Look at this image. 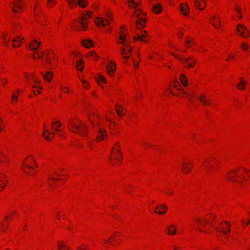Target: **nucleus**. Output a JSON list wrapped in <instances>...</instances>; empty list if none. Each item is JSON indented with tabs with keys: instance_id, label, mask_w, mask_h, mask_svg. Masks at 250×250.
<instances>
[{
	"instance_id": "1",
	"label": "nucleus",
	"mask_w": 250,
	"mask_h": 250,
	"mask_svg": "<svg viewBox=\"0 0 250 250\" xmlns=\"http://www.w3.org/2000/svg\"><path fill=\"white\" fill-rule=\"evenodd\" d=\"M80 125H77L75 124L69 122V129L73 133L79 134L83 136H86V132L87 131V126L82 122L80 121Z\"/></svg>"
},
{
	"instance_id": "2",
	"label": "nucleus",
	"mask_w": 250,
	"mask_h": 250,
	"mask_svg": "<svg viewBox=\"0 0 250 250\" xmlns=\"http://www.w3.org/2000/svg\"><path fill=\"white\" fill-rule=\"evenodd\" d=\"M91 15L87 14L85 17H82L80 20H77L76 21V27L74 28V29L78 30L76 27H79L80 26L82 27L80 30H85L87 27V23L86 21L90 18Z\"/></svg>"
},
{
	"instance_id": "3",
	"label": "nucleus",
	"mask_w": 250,
	"mask_h": 250,
	"mask_svg": "<svg viewBox=\"0 0 250 250\" xmlns=\"http://www.w3.org/2000/svg\"><path fill=\"white\" fill-rule=\"evenodd\" d=\"M120 42H118V43H120L124 45V48H125L127 52H131L132 48L130 47L129 43L126 42V35L124 34V32L122 31V34L120 35L119 37Z\"/></svg>"
},
{
	"instance_id": "4",
	"label": "nucleus",
	"mask_w": 250,
	"mask_h": 250,
	"mask_svg": "<svg viewBox=\"0 0 250 250\" xmlns=\"http://www.w3.org/2000/svg\"><path fill=\"white\" fill-rule=\"evenodd\" d=\"M172 55L178 58L183 63L186 64L188 67H191L196 63V61L194 60L189 62V60L192 58L191 57L179 58L175 53H172Z\"/></svg>"
},
{
	"instance_id": "5",
	"label": "nucleus",
	"mask_w": 250,
	"mask_h": 250,
	"mask_svg": "<svg viewBox=\"0 0 250 250\" xmlns=\"http://www.w3.org/2000/svg\"><path fill=\"white\" fill-rule=\"evenodd\" d=\"M8 182L7 176L5 174L1 173L0 174V191L4 188Z\"/></svg>"
},
{
	"instance_id": "6",
	"label": "nucleus",
	"mask_w": 250,
	"mask_h": 250,
	"mask_svg": "<svg viewBox=\"0 0 250 250\" xmlns=\"http://www.w3.org/2000/svg\"><path fill=\"white\" fill-rule=\"evenodd\" d=\"M247 29L243 26L242 24H238L237 27V31L239 35L242 36L245 38L248 37V34H245L246 31H247Z\"/></svg>"
},
{
	"instance_id": "7",
	"label": "nucleus",
	"mask_w": 250,
	"mask_h": 250,
	"mask_svg": "<svg viewBox=\"0 0 250 250\" xmlns=\"http://www.w3.org/2000/svg\"><path fill=\"white\" fill-rule=\"evenodd\" d=\"M147 34L146 31H143L141 34H138L137 36H135L134 37V39L136 41H140L142 42H146V41L145 40V39H146L147 38Z\"/></svg>"
},
{
	"instance_id": "8",
	"label": "nucleus",
	"mask_w": 250,
	"mask_h": 250,
	"mask_svg": "<svg viewBox=\"0 0 250 250\" xmlns=\"http://www.w3.org/2000/svg\"><path fill=\"white\" fill-rule=\"evenodd\" d=\"M106 69L107 73L110 76H112L116 69V64L112 62H110L107 65Z\"/></svg>"
},
{
	"instance_id": "9",
	"label": "nucleus",
	"mask_w": 250,
	"mask_h": 250,
	"mask_svg": "<svg viewBox=\"0 0 250 250\" xmlns=\"http://www.w3.org/2000/svg\"><path fill=\"white\" fill-rule=\"evenodd\" d=\"M23 2L21 0H16L15 1L13 2V5L15 7H17L18 9H16L14 8H12V11L15 12H19L20 10L21 9L22 4V3Z\"/></svg>"
},
{
	"instance_id": "10",
	"label": "nucleus",
	"mask_w": 250,
	"mask_h": 250,
	"mask_svg": "<svg viewBox=\"0 0 250 250\" xmlns=\"http://www.w3.org/2000/svg\"><path fill=\"white\" fill-rule=\"evenodd\" d=\"M167 211V207L164 205H161V207L159 206L156 207L155 208L154 212L156 213H159L160 214H163L166 213Z\"/></svg>"
},
{
	"instance_id": "11",
	"label": "nucleus",
	"mask_w": 250,
	"mask_h": 250,
	"mask_svg": "<svg viewBox=\"0 0 250 250\" xmlns=\"http://www.w3.org/2000/svg\"><path fill=\"white\" fill-rule=\"evenodd\" d=\"M181 13L184 15H188L189 12V8L188 4L186 3H182L180 6Z\"/></svg>"
},
{
	"instance_id": "12",
	"label": "nucleus",
	"mask_w": 250,
	"mask_h": 250,
	"mask_svg": "<svg viewBox=\"0 0 250 250\" xmlns=\"http://www.w3.org/2000/svg\"><path fill=\"white\" fill-rule=\"evenodd\" d=\"M195 4L200 10H203L206 5V2L205 0H195Z\"/></svg>"
},
{
	"instance_id": "13",
	"label": "nucleus",
	"mask_w": 250,
	"mask_h": 250,
	"mask_svg": "<svg viewBox=\"0 0 250 250\" xmlns=\"http://www.w3.org/2000/svg\"><path fill=\"white\" fill-rule=\"evenodd\" d=\"M105 130L104 129L99 128V134L97 135L96 139L98 141L104 140L105 137L107 136V135L105 134Z\"/></svg>"
},
{
	"instance_id": "14",
	"label": "nucleus",
	"mask_w": 250,
	"mask_h": 250,
	"mask_svg": "<svg viewBox=\"0 0 250 250\" xmlns=\"http://www.w3.org/2000/svg\"><path fill=\"white\" fill-rule=\"evenodd\" d=\"M215 16L213 17L212 19L209 20V21L215 28L218 29L219 28V25H220V20L216 21L215 20Z\"/></svg>"
},
{
	"instance_id": "15",
	"label": "nucleus",
	"mask_w": 250,
	"mask_h": 250,
	"mask_svg": "<svg viewBox=\"0 0 250 250\" xmlns=\"http://www.w3.org/2000/svg\"><path fill=\"white\" fill-rule=\"evenodd\" d=\"M95 22L98 26L101 24L103 26H105L109 24V22L106 20H104L103 18H98Z\"/></svg>"
},
{
	"instance_id": "16",
	"label": "nucleus",
	"mask_w": 250,
	"mask_h": 250,
	"mask_svg": "<svg viewBox=\"0 0 250 250\" xmlns=\"http://www.w3.org/2000/svg\"><path fill=\"white\" fill-rule=\"evenodd\" d=\"M224 223L227 226V229L225 230V229L219 227L218 228L219 229V231L221 233L227 234L230 231V224H228V223L227 221H225Z\"/></svg>"
},
{
	"instance_id": "17",
	"label": "nucleus",
	"mask_w": 250,
	"mask_h": 250,
	"mask_svg": "<svg viewBox=\"0 0 250 250\" xmlns=\"http://www.w3.org/2000/svg\"><path fill=\"white\" fill-rule=\"evenodd\" d=\"M20 36H18V38L13 39L12 45L13 47H19L21 45L22 42L21 41V39H20Z\"/></svg>"
},
{
	"instance_id": "18",
	"label": "nucleus",
	"mask_w": 250,
	"mask_h": 250,
	"mask_svg": "<svg viewBox=\"0 0 250 250\" xmlns=\"http://www.w3.org/2000/svg\"><path fill=\"white\" fill-rule=\"evenodd\" d=\"M136 23L137 28H140L139 26L141 27H145L146 21L142 17H141L139 20L136 21Z\"/></svg>"
},
{
	"instance_id": "19",
	"label": "nucleus",
	"mask_w": 250,
	"mask_h": 250,
	"mask_svg": "<svg viewBox=\"0 0 250 250\" xmlns=\"http://www.w3.org/2000/svg\"><path fill=\"white\" fill-rule=\"evenodd\" d=\"M180 80L184 86L186 87L188 86V80L185 75L183 74H181Z\"/></svg>"
},
{
	"instance_id": "20",
	"label": "nucleus",
	"mask_w": 250,
	"mask_h": 250,
	"mask_svg": "<svg viewBox=\"0 0 250 250\" xmlns=\"http://www.w3.org/2000/svg\"><path fill=\"white\" fill-rule=\"evenodd\" d=\"M153 12L156 14H159L162 10V8L159 4L153 5L152 7Z\"/></svg>"
},
{
	"instance_id": "21",
	"label": "nucleus",
	"mask_w": 250,
	"mask_h": 250,
	"mask_svg": "<svg viewBox=\"0 0 250 250\" xmlns=\"http://www.w3.org/2000/svg\"><path fill=\"white\" fill-rule=\"evenodd\" d=\"M121 54L124 56V59H128L130 57V53L129 52H127V51L126 50L125 48L124 47H122L121 48Z\"/></svg>"
},
{
	"instance_id": "22",
	"label": "nucleus",
	"mask_w": 250,
	"mask_h": 250,
	"mask_svg": "<svg viewBox=\"0 0 250 250\" xmlns=\"http://www.w3.org/2000/svg\"><path fill=\"white\" fill-rule=\"evenodd\" d=\"M83 45L84 46L87 48H89L90 47L93 46L92 41L89 39L84 40L83 42Z\"/></svg>"
},
{
	"instance_id": "23",
	"label": "nucleus",
	"mask_w": 250,
	"mask_h": 250,
	"mask_svg": "<svg viewBox=\"0 0 250 250\" xmlns=\"http://www.w3.org/2000/svg\"><path fill=\"white\" fill-rule=\"evenodd\" d=\"M167 232L169 234L173 235L176 233V227L173 225H170L167 228Z\"/></svg>"
},
{
	"instance_id": "24",
	"label": "nucleus",
	"mask_w": 250,
	"mask_h": 250,
	"mask_svg": "<svg viewBox=\"0 0 250 250\" xmlns=\"http://www.w3.org/2000/svg\"><path fill=\"white\" fill-rule=\"evenodd\" d=\"M44 79L50 82L53 77V74L49 71H47L45 74H43Z\"/></svg>"
},
{
	"instance_id": "25",
	"label": "nucleus",
	"mask_w": 250,
	"mask_h": 250,
	"mask_svg": "<svg viewBox=\"0 0 250 250\" xmlns=\"http://www.w3.org/2000/svg\"><path fill=\"white\" fill-rule=\"evenodd\" d=\"M128 4L129 7L136 8V7L139 5V3L134 1V0H129L128 1Z\"/></svg>"
},
{
	"instance_id": "26",
	"label": "nucleus",
	"mask_w": 250,
	"mask_h": 250,
	"mask_svg": "<svg viewBox=\"0 0 250 250\" xmlns=\"http://www.w3.org/2000/svg\"><path fill=\"white\" fill-rule=\"evenodd\" d=\"M88 4L86 0H78V4L81 7H85Z\"/></svg>"
},
{
	"instance_id": "27",
	"label": "nucleus",
	"mask_w": 250,
	"mask_h": 250,
	"mask_svg": "<svg viewBox=\"0 0 250 250\" xmlns=\"http://www.w3.org/2000/svg\"><path fill=\"white\" fill-rule=\"evenodd\" d=\"M245 82L242 78H240V83L237 85V86L239 89H243L245 88Z\"/></svg>"
},
{
	"instance_id": "28",
	"label": "nucleus",
	"mask_w": 250,
	"mask_h": 250,
	"mask_svg": "<svg viewBox=\"0 0 250 250\" xmlns=\"http://www.w3.org/2000/svg\"><path fill=\"white\" fill-rule=\"evenodd\" d=\"M206 97L204 95H201L199 98V100L203 103L205 105L210 104V103H208L207 101L205 100Z\"/></svg>"
},
{
	"instance_id": "29",
	"label": "nucleus",
	"mask_w": 250,
	"mask_h": 250,
	"mask_svg": "<svg viewBox=\"0 0 250 250\" xmlns=\"http://www.w3.org/2000/svg\"><path fill=\"white\" fill-rule=\"evenodd\" d=\"M113 149L116 150L117 152L119 153L120 157H121L120 158H118L116 156H115L114 157V159L118 161L121 162L122 158V155L121 153V150L119 149H116L115 147L112 148V150H113Z\"/></svg>"
},
{
	"instance_id": "30",
	"label": "nucleus",
	"mask_w": 250,
	"mask_h": 250,
	"mask_svg": "<svg viewBox=\"0 0 250 250\" xmlns=\"http://www.w3.org/2000/svg\"><path fill=\"white\" fill-rule=\"evenodd\" d=\"M22 166L24 168H27L28 169H33L35 171V173L37 172V170L35 168V167H34L33 166H30L29 165H27V164H25L24 163H22Z\"/></svg>"
},
{
	"instance_id": "31",
	"label": "nucleus",
	"mask_w": 250,
	"mask_h": 250,
	"mask_svg": "<svg viewBox=\"0 0 250 250\" xmlns=\"http://www.w3.org/2000/svg\"><path fill=\"white\" fill-rule=\"evenodd\" d=\"M52 124L57 125V127L56 128H54L53 126H52V128H54L56 131L58 132V131H60V130L58 128L62 125L61 124L59 123L58 121H56V122L52 123Z\"/></svg>"
},
{
	"instance_id": "32",
	"label": "nucleus",
	"mask_w": 250,
	"mask_h": 250,
	"mask_svg": "<svg viewBox=\"0 0 250 250\" xmlns=\"http://www.w3.org/2000/svg\"><path fill=\"white\" fill-rule=\"evenodd\" d=\"M82 63V60H80L76 62V66L79 70L82 71L83 70L84 65H82L80 67V65Z\"/></svg>"
},
{
	"instance_id": "33",
	"label": "nucleus",
	"mask_w": 250,
	"mask_h": 250,
	"mask_svg": "<svg viewBox=\"0 0 250 250\" xmlns=\"http://www.w3.org/2000/svg\"><path fill=\"white\" fill-rule=\"evenodd\" d=\"M58 249L60 250H62V249L64 248V250H70L68 248H67L65 246V245L64 243H62V244H58Z\"/></svg>"
},
{
	"instance_id": "34",
	"label": "nucleus",
	"mask_w": 250,
	"mask_h": 250,
	"mask_svg": "<svg viewBox=\"0 0 250 250\" xmlns=\"http://www.w3.org/2000/svg\"><path fill=\"white\" fill-rule=\"evenodd\" d=\"M97 80L98 81H101L104 83H106V81L105 78L102 75H99L97 78Z\"/></svg>"
},
{
	"instance_id": "35",
	"label": "nucleus",
	"mask_w": 250,
	"mask_h": 250,
	"mask_svg": "<svg viewBox=\"0 0 250 250\" xmlns=\"http://www.w3.org/2000/svg\"><path fill=\"white\" fill-rule=\"evenodd\" d=\"M190 169V168H189L188 167L186 166H184L182 167V169L183 171L186 173H188V171H189Z\"/></svg>"
},
{
	"instance_id": "36",
	"label": "nucleus",
	"mask_w": 250,
	"mask_h": 250,
	"mask_svg": "<svg viewBox=\"0 0 250 250\" xmlns=\"http://www.w3.org/2000/svg\"><path fill=\"white\" fill-rule=\"evenodd\" d=\"M242 48L244 50H246L248 48V45L246 42H244L241 45Z\"/></svg>"
},
{
	"instance_id": "37",
	"label": "nucleus",
	"mask_w": 250,
	"mask_h": 250,
	"mask_svg": "<svg viewBox=\"0 0 250 250\" xmlns=\"http://www.w3.org/2000/svg\"><path fill=\"white\" fill-rule=\"evenodd\" d=\"M89 54L91 56H92L93 57H95V58L96 59H98V56L95 53V52H94L93 51H90L89 53Z\"/></svg>"
},
{
	"instance_id": "38",
	"label": "nucleus",
	"mask_w": 250,
	"mask_h": 250,
	"mask_svg": "<svg viewBox=\"0 0 250 250\" xmlns=\"http://www.w3.org/2000/svg\"><path fill=\"white\" fill-rule=\"evenodd\" d=\"M45 133H47V134H50V135H54L55 134V132L54 131H52V132H50L49 131H48V130H45L43 133V136H44V134Z\"/></svg>"
},
{
	"instance_id": "39",
	"label": "nucleus",
	"mask_w": 250,
	"mask_h": 250,
	"mask_svg": "<svg viewBox=\"0 0 250 250\" xmlns=\"http://www.w3.org/2000/svg\"><path fill=\"white\" fill-rule=\"evenodd\" d=\"M67 1L70 5L73 4H76V3L75 0H68Z\"/></svg>"
},
{
	"instance_id": "40",
	"label": "nucleus",
	"mask_w": 250,
	"mask_h": 250,
	"mask_svg": "<svg viewBox=\"0 0 250 250\" xmlns=\"http://www.w3.org/2000/svg\"><path fill=\"white\" fill-rule=\"evenodd\" d=\"M48 53H46V54L45 55V57H46V61L48 63L50 64L51 63V62L49 60V58H48Z\"/></svg>"
},
{
	"instance_id": "41",
	"label": "nucleus",
	"mask_w": 250,
	"mask_h": 250,
	"mask_svg": "<svg viewBox=\"0 0 250 250\" xmlns=\"http://www.w3.org/2000/svg\"><path fill=\"white\" fill-rule=\"evenodd\" d=\"M32 45L31 44H30L29 45V47L31 48V49L32 50H36L38 48H39V45L38 46H37V47H33L32 48Z\"/></svg>"
},
{
	"instance_id": "42",
	"label": "nucleus",
	"mask_w": 250,
	"mask_h": 250,
	"mask_svg": "<svg viewBox=\"0 0 250 250\" xmlns=\"http://www.w3.org/2000/svg\"><path fill=\"white\" fill-rule=\"evenodd\" d=\"M1 123H2L3 124L2 120L0 118V132L2 130V127L1 125Z\"/></svg>"
},
{
	"instance_id": "43",
	"label": "nucleus",
	"mask_w": 250,
	"mask_h": 250,
	"mask_svg": "<svg viewBox=\"0 0 250 250\" xmlns=\"http://www.w3.org/2000/svg\"><path fill=\"white\" fill-rule=\"evenodd\" d=\"M12 98L13 100H17L18 99V95L13 94L12 96Z\"/></svg>"
},
{
	"instance_id": "44",
	"label": "nucleus",
	"mask_w": 250,
	"mask_h": 250,
	"mask_svg": "<svg viewBox=\"0 0 250 250\" xmlns=\"http://www.w3.org/2000/svg\"><path fill=\"white\" fill-rule=\"evenodd\" d=\"M116 112H117V114H118L119 116H122L123 115V114L120 112V110H118V109H116Z\"/></svg>"
},
{
	"instance_id": "45",
	"label": "nucleus",
	"mask_w": 250,
	"mask_h": 250,
	"mask_svg": "<svg viewBox=\"0 0 250 250\" xmlns=\"http://www.w3.org/2000/svg\"><path fill=\"white\" fill-rule=\"evenodd\" d=\"M7 81L6 79L1 80V83L2 84L4 85L5 83H6Z\"/></svg>"
},
{
	"instance_id": "46",
	"label": "nucleus",
	"mask_w": 250,
	"mask_h": 250,
	"mask_svg": "<svg viewBox=\"0 0 250 250\" xmlns=\"http://www.w3.org/2000/svg\"><path fill=\"white\" fill-rule=\"evenodd\" d=\"M23 171H24L25 173L27 174H28V175H32V173H31V172H30L29 171H27V170H25V169H23Z\"/></svg>"
},
{
	"instance_id": "47",
	"label": "nucleus",
	"mask_w": 250,
	"mask_h": 250,
	"mask_svg": "<svg viewBox=\"0 0 250 250\" xmlns=\"http://www.w3.org/2000/svg\"><path fill=\"white\" fill-rule=\"evenodd\" d=\"M234 57V56L233 55L230 54L228 56L227 60H229L230 58H233Z\"/></svg>"
},
{
	"instance_id": "48",
	"label": "nucleus",
	"mask_w": 250,
	"mask_h": 250,
	"mask_svg": "<svg viewBox=\"0 0 250 250\" xmlns=\"http://www.w3.org/2000/svg\"><path fill=\"white\" fill-rule=\"evenodd\" d=\"M187 41H186V43L189 44L191 42V41L188 40V38H187Z\"/></svg>"
},
{
	"instance_id": "49",
	"label": "nucleus",
	"mask_w": 250,
	"mask_h": 250,
	"mask_svg": "<svg viewBox=\"0 0 250 250\" xmlns=\"http://www.w3.org/2000/svg\"><path fill=\"white\" fill-rule=\"evenodd\" d=\"M48 1L50 3H52L53 4L55 3V2L54 1V0H48Z\"/></svg>"
},
{
	"instance_id": "50",
	"label": "nucleus",
	"mask_w": 250,
	"mask_h": 250,
	"mask_svg": "<svg viewBox=\"0 0 250 250\" xmlns=\"http://www.w3.org/2000/svg\"><path fill=\"white\" fill-rule=\"evenodd\" d=\"M235 10L238 13H240V12H241V10H240V9L239 8H235Z\"/></svg>"
},
{
	"instance_id": "51",
	"label": "nucleus",
	"mask_w": 250,
	"mask_h": 250,
	"mask_svg": "<svg viewBox=\"0 0 250 250\" xmlns=\"http://www.w3.org/2000/svg\"><path fill=\"white\" fill-rule=\"evenodd\" d=\"M3 42L6 45L7 43V42L6 41V38L5 37L3 38Z\"/></svg>"
},
{
	"instance_id": "52",
	"label": "nucleus",
	"mask_w": 250,
	"mask_h": 250,
	"mask_svg": "<svg viewBox=\"0 0 250 250\" xmlns=\"http://www.w3.org/2000/svg\"><path fill=\"white\" fill-rule=\"evenodd\" d=\"M0 154L1 155L2 157H3L4 159L6 158L5 156L1 152H0Z\"/></svg>"
},
{
	"instance_id": "53",
	"label": "nucleus",
	"mask_w": 250,
	"mask_h": 250,
	"mask_svg": "<svg viewBox=\"0 0 250 250\" xmlns=\"http://www.w3.org/2000/svg\"><path fill=\"white\" fill-rule=\"evenodd\" d=\"M135 14L137 17H139V13H138L137 12H135Z\"/></svg>"
},
{
	"instance_id": "54",
	"label": "nucleus",
	"mask_w": 250,
	"mask_h": 250,
	"mask_svg": "<svg viewBox=\"0 0 250 250\" xmlns=\"http://www.w3.org/2000/svg\"><path fill=\"white\" fill-rule=\"evenodd\" d=\"M81 81L83 83V84H85L86 83V81L84 80H81Z\"/></svg>"
},
{
	"instance_id": "55",
	"label": "nucleus",
	"mask_w": 250,
	"mask_h": 250,
	"mask_svg": "<svg viewBox=\"0 0 250 250\" xmlns=\"http://www.w3.org/2000/svg\"><path fill=\"white\" fill-rule=\"evenodd\" d=\"M77 249L78 250H84V249H82L80 247H78Z\"/></svg>"
},
{
	"instance_id": "56",
	"label": "nucleus",
	"mask_w": 250,
	"mask_h": 250,
	"mask_svg": "<svg viewBox=\"0 0 250 250\" xmlns=\"http://www.w3.org/2000/svg\"><path fill=\"white\" fill-rule=\"evenodd\" d=\"M250 223V220H248V221L246 223V225H248Z\"/></svg>"
},
{
	"instance_id": "57",
	"label": "nucleus",
	"mask_w": 250,
	"mask_h": 250,
	"mask_svg": "<svg viewBox=\"0 0 250 250\" xmlns=\"http://www.w3.org/2000/svg\"><path fill=\"white\" fill-rule=\"evenodd\" d=\"M116 146H117L118 148H119V147H120V145H119L118 143H116Z\"/></svg>"
},
{
	"instance_id": "58",
	"label": "nucleus",
	"mask_w": 250,
	"mask_h": 250,
	"mask_svg": "<svg viewBox=\"0 0 250 250\" xmlns=\"http://www.w3.org/2000/svg\"><path fill=\"white\" fill-rule=\"evenodd\" d=\"M181 90H182L184 94H186V95L188 94L187 93H186L182 88H181Z\"/></svg>"
},
{
	"instance_id": "59",
	"label": "nucleus",
	"mask_w": 250,
	"mask_h": 250,
	"mask_svg": "<svg viewBox=\"0 0 250 250\" xmlns=\"http://www.w3.org/2000/svg\"><path fill=\"white\" fill-rule=\"evenodd\" d=\"M138 63H136V62H134V65L135 67H137V66L138 65Z\"/></svg>"
},
{
	"instance_id": "60",
	"label": "nucleus",
	"mask_w": 250,
	"mask_h": 250,
	"mask_svg": "<svg viewBox=\"0 0 250 250\" xmlns=\"http://www.w3.org/2000/svg\"><path fill=\"white\" fill-rule=\"evenodd\" d=\"M49 137L48 136H46L45 137V139H46V140H49Z\"/></svg>"
},
{
	"instance_id": "61",
	"label": "nucleus",
	"mask_w": 250,
	"mask_h": 250,
	"mask_svg": "<svg viewBox=\"0 0 250 250\" xmlns=\"http://www.w3.org/2000/svg\"><path fill=\"white\" fill-rule=\"evenodd\" d=\"M36 43H37L38 45H40L41 44V42H38Z\"/></svg>"
},
{
	"instance_id": "62",
	"label": "nucleus",
	"mask_w": 250,
	"mask_h": 250,
	"mask_svg": "<svg viewBox=\"0 0 250 250\" xmlns=\"http://www.w3.org/2000/svg\"><path fill=\"white\" fill-rule=\"evenodd\" d=\"M33 42L35 43H37L38 42L36 39H34Z\"/></svg>"
},
{
	"instance_id": "63",
	"label": "nucleus",
	"mask_w": 250,
	"mask_h": 250,
	"mask_svg": "<svg viewBox=\"0 0 250 250\" xmlns=\"http://www.w3.org/2000/svg\"><path fill=\"white\" fill-rule=\"evenodd\" d=\"M38 58H42V56H40V55H38Z\"/></svg>"
},
{
	"instance_id": "64",
	"label": "nucleus",
	"mask_w": 250,
	"mask_h": 250,
	"mask_svg": "<svg viewBox=\"0 0 250 250\" xmlns=\"http://www.w3.org/2000/svg\"><path fill=\"white\" fill-rule=\"evenodd\" d=\"M240 19H241L242 18V16L241 15L239 16L238 17Z\"/></svg>"
}]
</instances>
